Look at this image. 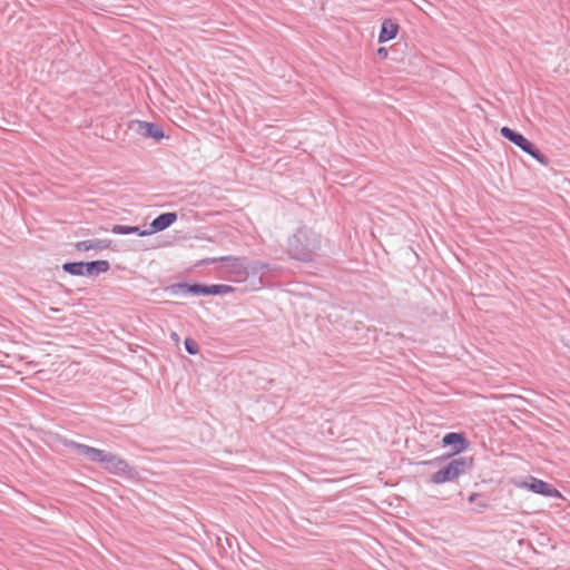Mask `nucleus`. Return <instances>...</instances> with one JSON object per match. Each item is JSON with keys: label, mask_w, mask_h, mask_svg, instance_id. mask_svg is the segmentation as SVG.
I'll return each mask as SVG.
<instances>
[{"label": "nucleus", "mask_w": 570, "mask_h": 570, "mask_svg": "<svg viewBox=\"0 0 570 570\" xmlns=\"http://www.w3.org/2000/svg\"><path fill=\"white\" fill-rule=\"evenodd\" d=\"M111 245L110 239H100V238H94V239H86L81 242H77L75 244V248L79 252H88V250H104L109 248Z\"/></svg>", "instance_id": "11"}, {"label": "nucleus", "mask_w": 570, "mask_h": 570, "mask_svg": "<svg viewBox=\"0 0 570 570\" xmlns=\"http://www.w3.org/2000/svg\"><path fill=\"white\" fill-rule=\"evenodd\" d=\"M500 134L503 138L508 139L515 146H518L522 151L530 155L532 158L538 160L540 164L547 165L548 159L547 157L522 134L503 126L500 129Z\"/></svg>", "instance_id": "4"}, {"label": "nucleus", "mask_w": 570, "mask_h": 570, "mask_svg": "<svg viewBox=\"0 0 570 570\" xmlns=\"http://www.w3.org/2000/svg\"><path fill=\"white\" fill-rule=\"evenodd\" d=\"M60 443L65 448L70 449L77 454L86 458L88 461L100 464L110 474L128 478H131L136 474L135 469L131 468L126 460L111 452L79 443L66 438H62Z\"/></svg>", "instance_id": "1"}, {"label": "nucleus", "mask_w": 570, "mask_h": 570, "mask_svg": "<svg viewBox=\"0 0 570 570\" xmlns=\"http://www.w3.org/2000/svg\"><path fill=\"white\" fill-rule=\"evenodd\" d=\"M171 336H173V338H174V340H178V336H177V334H176V333H173V335H171Z\"/></svg>", "instance_id": "20"}, {"label": "nucleus", "mask_w": 570, "mask_h": 570, "mask_svg": "<svg viewBox=\"0 0 570 570\" xmlns=\"http://www.w3.org/2000/svg\"><path fill=\"white\" fill-rule=\"evenodd\" d=\"M234 287L225 284H213L208 285V295H223L233 293Z\"/></svg>", "instance_id": "16"}, {"label": "nucleus", "mask_w": 570, "mask_h": 570, "mask_svg": "<svg viewBox=\"0 0 570 570\" xmlns=\"http://www.w3.org/2000/svg\"><path fill=\"white\" fill-rule=\"evenodd\" d=\"M226 263V269L228 273L238 276L246 277L248 275V267L244 264V259L242 257L236 256H220V257H212L203 261V264H215V263Z\"/></svg>", "instance_id": "6"}, {"label": "nucleus", "mask_w": 570, "mask_h": 570, "mask_svg": "<svg viewBox=\"0 0 570 570\" xmlns=\"http://www.w3.org/2000/svg\"><path fill=\"white\" fill-rule=\"evenodd\" d=\"M478 498V493H472L469 497V502H473Z\"/></svg>", "instance_id": "19"}, {"label": "nucleus", "mask_w": 570, "mask_h": 570, "mask_svg": "<svg viewBox=\"0 0 570 570\" xmlns=\"http://www.w3.org/2000/svg\"><path fill=\"white\" fill-rule=\"evenodd\" d=\"M320 248L321 236L306 226L297 228L287 240L289 257L304 263L312 262Z\"/></svg>", "instance_id": "2"}, {"label": "nucleus", "mask_w": 570, "mask_h": 570, "mask_svg": "<svg viewBox=\"0 0 570 570\" xmlns=\"http://www.w3.org/2000/svg\"><path fill=\"white\" fill-rule=\"evenodd\" d=\"M130 128L144 138L160 140L165 137L163 128L155 122L136 120L132 121Z\"/></svg>", "instance_id": "8"}, {"label": "nucleus", "mask_w": 570, "mask_h": 570, "mask_svg": "<svg viewBox=\"0 0 570 570\" xmlns=\"http://www.w3.org/2000/svg\"><path fill=\"white\" fill-rule=\"evenodd\" d=\"M110 269L108 261L99 259L92 262H85V276L95 277L100 274L107 273Z\"/></svg>", "instance_id": "12"}, {"label": "nucleus", "mask_w": 570, "mask_h": 570, "mask_svg": "<svg viewBox=\"0 0 570 570\" xmlns=\"http://www.w3.org/2000/svg\"><path fill=\"white\" fill-rule=\"evenodd\" d=\"M184 346L186 352L190 355H196L199 352L198 343L190 337L185 338Z\"/></svg>", "instance_id": "17"}, {"label": "nucleus", "mask_w": 570, "mask_h": 570, "mask_svg": "<svg viewBox=\"0 0 570 570\" xmlns=\"http://www.w3.org/2000/svg\"><path fill=\"white\" fill-rule=\"evenodd\" d=\"M520 487L528 489L529 491L541 494L547 498H561V493L559 490L553 488L550 483L537 479L534 476H529L525 481H523Z\"/></svg>", "instance_id": "7"}, {"label": "nucleus", "mask_w": 570, "mask_h": 570, "mask_svg": "<svg viewBox=\"0 0 570 570\" xmlns=\"http://www.w3.org/2000/svg\"><path fill=\"white\" fill-rule=\"evenodd\" d=\"M144 229H140L138 226H127V225H114L111 232L116 235H130L137 234L138 236L144 237L141 234Z\"/></svg>", "instance_id": "15"}, {"label": "nucleus", "mask_w": 570, "mask_h": 570, "mask_svg": "<svg viewBox=\"0 0 570 570\" xmlns=\"http://www.w3.org/2000/svg\"><path fill=\"white\" fill-rule=\"evenodd\" d=\"M387 55H389V51H387V49H386V48L381 47V48H379V49H377V56H379L380 58L385 59V58H387Z\"/></svg>", "instance_id": "18"}, {"label": "nucleus", "mask_w": 570, "mask_h": 570, "mask_svg": "<svg viewBox=\"0 0 570 570\" xmlns=\"http://www.w3.org/2000/svg\"><path fill=\"white\" fill-rule=\"evenodd\" d=\"M177 220V214L174 212H167L158 215L153 222L149 224L148 229H144L141 234L151 235L155 233L163 232L170 227Z\"/></svg>", "instance_id": "10"}, {"label": "nucleus", "mask_w": 570, "mask_h": 570, "mask_svg": "<svg viewBox=\"0 0 570 570\" xmlns=\"http://www.w3.org/2000/svg\"><path fill=\"white\" fill-rule=\"evenodd\" d=\"M399 26L393 22L391 19H385L381 24V30L379 33V42L384 43L392 39H394L397 35Z\"/></svg>", "instance_id": "13"}, {"label": "nucleus", "mask_w": 570, "mask_h": 570, "mask_svg": "<svg viewBox=\"0 0 570 570\" xmlns=\"http://www.w3.org/2000/svg\"><path fill=\"white\" fill-rule=\"evenodd\" d=\"M473 468V458L459 456L448 462L446 465L434 472L430 476V482L433 484H442L451 482L459 476L465 474Z\"/></svg>", "instance_id": "3"}, {"label": "nucleus", "mask_w": 570, "mask_h": 570, "mask_svg": "<svg viewBox=\"0 0 570 570\" xmlns=\"http://www.w3.org/2000/svg\"><path fill=\"white\" fill-rule=\"evenodd\" d=\"M62 271L72 276H85V262H67L61 266Z\"/></svg>", "instance_id": "14"}, {"label": "nucleus", "mask_w": 570, "mask_h": 570, "mask_svg": "<svg viewBox=\"0 0 570 570\" xmlns=\"http://www.w3.org/2000/svg\"><path fill=\"white\" fill-rule=\"evenodd\" d=\"M442 443L444 446L451 448V450H452L451 454H446V455L436 458L434 460L426 461L425 464L439 463V462L446 460L453 455H458V454L464 452L470 446L469 440L466 439L465 434L462 432L446 433L442 439Z\"/></svg>", "instance_id": "5"}, {"label": "nucleus", "mask_w": 570, "mask_h": 570, "mask_svg": "<svg viewBox=\"0 0 570 570\" xmlns=\"http://www.w3.org/2000/svg\"><path fill=\"white\" fill-rule=\"evenodd\" d=\"M165 292L171 295H177L180 293L191 295H208V285L198 283H177L166 286Z\"/></svg>", "instance_id": "9"}]
</instances>
